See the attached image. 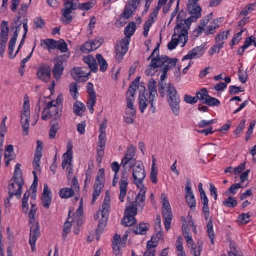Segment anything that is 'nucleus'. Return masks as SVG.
<instances>
[{
    "label": "nucleus",
    "instance_id": "obj_44",
    "mask_svg": "<svg viewBox=\"0 0 256 256\" xmlns=\"http://www.w3.org/2000/svg\"><path fill=\"white\" fill-rule=\"evenodd\" d=\"M95 2L92 0L82 4L79 3L78 1V9L82 10H88L92 8Z\"/></svg>",
    "mask_w": 256,
    "mask_h": 256
},
{
    "label": "nucleus",
    "instance_id": "obj_21",
    "mask_svg": "<svg viewBox=\"0 0 256 256\" xmlns=\"http://www.w3.org/2000/svg\"><path fill=\"white\" fill-rule=\"evenodd\" d=\"M204 51L205 48L204 46H196L189 51L188 54L182 58V60L198 58L203 55Z\"/></svg>",
    "mask_w": 256,
    "mask_h": 256
},
{
    "label": "nucleus",
    "instance_id": "obj_37",
    "mask_svg": "<svg viewBox=\"0 0 256 256\" xmlns=\"http://www.w3.org/2000/svg\"><path fill=\"white\" fill-rule=\"evenodd\" d=\"M140 78V77H137L131 82L129 86V88L126 94H132V96H134L136 88L138 87V82H139Z\"/></svg>",
    "mask_w": 256,
    "mask_h": 256
},
{
    "label": "nucleus",
    "instance_id": "obj_20",
    "mask_svg": "<svg viewBox=\"0 0 256 256\" xmlns=\"http://www.w3.org/2000/svg\"><path fill=\"white\" fill-rule=\"evenodd\" d=\"M50 67L46 64H44L38 68L36 72L37 76L40 80L47 82L50 80Z\"/></svg>",
    "mask_w": 256,
    "mask_h": 256
},
{
    "label": "nucleus",
    "instance_id": "obj_41",
    "mask_svg": "<svg viewBox=\"0 0 256 256\" xmlns=\"http://www.w3.org/2000/svg\"><path fill=\"white\" fill-rule=\"evenodd\" d=\"M135 147L130 144L127 148L126 151L124 154V156L122 160H126L129 159L130 160L131 158H134V156H135Z\"/></svg>",
    "mask_w": 256,
    "mask_h": 256
},
{
    "label": "nucleus",
    "instance_id": "obj_48",
    "mask_svg": "<svg viewBox=\"0 0 256 256\" xmlns=\"http://www.w3.org/2000/svg\"><path fill=\"white\" fill-rule=\"evenodd\" d=\"M56 48L60 50L61 52H66L68 50V45L62 39L57 40Z\"/></svg>",
    "mask_w": 256,
    "mask_h": 256
},
{
    "label": "nucleus",
    "instance_id": "obj_30",
    "mask_svg": "<svg viewBox=\"0 0 256 256\" xmlns=\"http://www.w3.org/2000/svg\"><path fill=\"white\" fill-rule=\"evenodd\" d=\"M139 108L141 112H144V110L150 104V100L144 94H140L138 96Z\"/></svg>",
    "mask_w": 256,
    "mask_h": 256
},
{
    "label": "nucleus",
    "instance_id": "obj_13",
    "mask_svg": "<svg viewBox=\"0 0 256 256\" xmlns=\"http://www.w3.org/2000/svg\"><path fill=\"white\" fill-rule=\"evenodd\" d=\"M90 71L86 67H74L70 71L72 76L79 82L86 81Z\"/></svg>",
    "mask_w": 256,
    "mask_h": 256
},
{
    "label": "nucleus",
    "instance_id": "obj_2",
    "mask_svg": "<svg viewBox=\"0 0 256 256\" xmlns=\"http://www.w3.org/2000/svg\"><path fill=\"white\" fill-rule=\"evenodd\" d=\"M110 194L107 191L102 202L101 208L94 216V218L96 220L100 217L98 222V228L96 230V234L98 235L96 238L98 240L100 238V234L102 232L104 228L107 224L108 215L110 210Z\"/></svg>",
    "mask_w": 256,
    "mask_h": 256
},
{
    "label": "nucleus",
    "instance_id": "obj_63",
    "mask_svg": "<svg viewBox=\"0 0 256 256\" xmlns=\"http://www.w3.org/2000/svg\"><path fill=\"white\" fill-rule=\"evenodd\" d=\"M16 41L10 40L8 43L9 58L11 59L16 56V54L13 55L14 50Z\"/></svg>",
    "mask_w": 256,
    "mask_h": 256
},
{
    "label": "nucleus",
    "instance_id": "obj_50",
    "mask_svg": "<svg viewBox=\"0 0 256 256\" xmlns=\"http://www.w3.org/2000/svg\"><path fill=\"white\" fill-rule=\"evenodd\" d=\"M37 210V208L36 206V204H32V206L30 210L28 213V218H29V222L32 223L34 222L36 220L35 216L36 214V212Z\"/></svg>",
    "mask_w": 256,
    "mask_h": 256
},
{
    "label": "nucleus",
    "instance_id": "obj_28",
    "mask_svg": "<svg viewBox=\"0 0 256 256\" xmlns=\"http://www.w3.org/2000/svg\"><path fill=\"white\" fill-rule=\"evenodd\" d=\"M136 8H137L136 6H134L132 4L128 3V4H126L124 10L122 14L124 18L128 19L134 14Z\"/></svg>",
    "mask_w": 256,
    "mask_h": 256
},
{
    "label": "nucleus",
    "instance_id": "obj_16",
    "mask_svg": "<svg viewBox=\"0 0 256 256\" xmlns=\"http://www.w3.org/2000/svg\"><path fill=\"white\" fill-rule=\"evenodd\" d=\"M72 148L73 144L71 140H68L66 144V152L63 154V160L62 161V166L63 169L65 168L66 165L69 166H66V170L70 173L72 171V168L70 166L71 164L72 157Z\"/></svg>",
    "mask_w": 256,
    "mask_h": 256
},
{
    "label": "nucleus",
    "instance_id": "obj_27",
    "mask_svg": "<svg viewBox=\"0 0 256 256\" xmlns=\"http://www.w3.org/2000/svg\"><path fill=\"white\" fill-rule=\"evenodd\" d=\"M84 62L86 64L91 70L93 72H96L98 70V66L95 58L91 55L84 56Z\"/></svg>",
    "mask_w": 256,
    "mask_h": 256
},
{
    "label": "nucleus",
    "instance_id": "obj_36",
    "mask_svg": "<svg viewBox=\"0 0 256 256\" xmlns=\"http://www.w3.org/2000/svg\"><path fill=\"white\" fill-rule=\"evenodd\" d=\"M207 234L210 239L212 244L214 243V234L213 230L212 221L211 218H210L207 224Z\"/></svg>",
    "mask_w": 256,
    "mask_h": 256
},
{
    "label": "nucleus",
    "instance_id": "obj_40",
    "mask_svg": "<svg viewBox=\"0 0 256 256\" xmlns=\"http://www.w3.org/2000/svg\"><path fill=\"white\" fill-rule=\"evenodd\" d=\"M20 164L19 163L16 164L15 166V170L14 174L12 178H16L19 183H22V180H23L22 172L20 170Z\"/></svg>",
    "mask_w": 256,
    "mask_h": 256
},
{
    "label": "nucleus",
    "instance_id": "obj_64",
    "mask_svg": "<svg viewBox=\"0 0 256 256\" xmlns=\"http://www.w3.org/2000/svg\"><path fill=\"white\" fill-rule=\"evenodd\" d=\"M103 42V39L100 37L96 38L93 41L91 42L93 48L94 50L99 48Z\"/></svg>",
    "mask_w": 256,
    "mask_h": 256
},
{
    "label": "nucleus",
    "instance_id": "obj_6",
    "mask_svg": "<svg viewBox=\"0 0 256 256\" xmlns=\"http://www.w3.org/2000/svg\"><path fill=\"white\" fill-rule=\"evenodd\" d=\"M64 2V8L61 10L62 17L61 21L64 24L70 23L73 16L70 14L72 11L78 9V0H62Z\"/></svg>",
    "mask_w": 256,
    "mask_h": 256
},
{
    "label": "nucleus",
    "instance_id": "obj_55",
    "mask_svg": "<svg viewBox=\"0 0 256 256\" xmlns=\"http://www.w3.org/2000/svg\"><path fill=\"white\" fill-rule=\"evenodd\" d=\"M154 239H156L154 236H152L151 240H149L146 244L147 250L146 252H149L151 250H155L154 248L157 246V240H154Z\"/></svg>",
    "mask_w": 256,
    "mask_h": 256
},
{
    "label": "nucleus",
    "instance_id": "obj_5",
    "mask_svg": "<svg viewBox=\"0 0 256 256\" xmlns=\"http://www.w3.org/2000/svg\"><path fill=\"white\" fill-rule=\"evenodd\" d=\"M187 10L191 16L188 18L184 20V23H182L184 26L183 32L186 34V30H188L192 22H196L199 18L201 16L202 8L198 4V2H188L187 4Z\"/></svg>",
    "mask_w": 256,
    "mask_h": 256
},
{
    "label": "nucleus",
    "instance_id": "obj_39",
    "mask_svg": "<svg viewBox=\"0 0 256 256\" xmlns=\"http://www.w3.org/2000/svg\"><path fill=\"white\" fill-rule=\"evenodd\" d=\"M9 27L7 21L2 20L0 24V37L8 38Z\"/></svg>",
    "mask_w": 256,
    "mask_h": 256
},
{
    "label": "nucleus",
    "instance_id": "obj_43",
    "mask_svg": "<svg viewBox=\"0 0 256 256\" xmlns=\"http://www.w3.org/2000/svg\"><path fill=\"white\" fill-rule=\"evenodd\" d=\"M57 40L54 39L46 38L41 40L40 45L42 46L43 44L46 46L48 50L56 48V46Z\"/></svg>",
    "mask_w": 256,
    "mask_h": 256
},
{
    "label": "nucleus",
    "instance_id": "obj_1",
    "mask_svg": "<svg viewBox=\"0 0 256 256\" xmlns=\"http://www.w3.org/2000/svg\"><path fill=\"white\" fill-rule=\"evenodd\" d=\"M177 58H170L165 55L157 54L153 58L148 66V68L146 70L145 73L148 76L154 75L157 71L156 69L160 68V72H162L160 79L158 81V92L162 98L165 96V87L163 81L167 78V72L174 67L176 63Z\"/></svg>",
    "mask_w": 256,
    "mask_h": 256
},
{
    "label": "nucleus",
    "instance_id": "obj_19",
    "mask_svg": "<svg viewBox=\"0 0 256 256\" xmlns=\"http://www.w3.org/2000/svg\"><path fill=\"white\" fill-rule=\"evenodd\" d=\"M87 92L88 94V102L87 104V106L90 110L91 114L94 112V106L96 104V93L94 90V86L90 82H88L87 84Z\"/></svg>",
    "mask_w": 256,
    "mask_h": 256
},
{
    "label": "nucleus",
    "instance_id": "obj_11",
    "mask_svg": "<svg viewBox=\"0 0 256 256\" xmlns=\"http://www.w3.org/2000/svg\"><path fill=\"white\" fill-rule=\"evenodd\" d=\"M24 185V180H22V183L20 184L16 178H12L10 180V184L8 186V194L10 198H12L14 196H16L19 198L22 193V187Z\"/></svg>",
    "mask_w": 256,
    "mask_h": 256
},
{
    "label": "nucleus",
    "instance_id": "obj_3",
    "mask_svg": "<svg viewBox=\"0 0 256 256\" xmlns=\"http://www.w3.org/2000/svg\"><path fill=\"white\" fill-rule=\"evenodd\" d=\"M166 93L167 100L172 113L176 116H178L180 110V98L179 94L173 84L170 83L166 84Z\"/></svg>",
    "mask_w": 256,
    "mask_h": 256
},
{
    "label": "nucleus",
    "instance_id": "obj_25",
    "mask_svg": "<svg viewBox=\"0 0 256 256\" xmlns=\"http://www.w3.org/2000/svg\"><path fill=\"white\" fill-rule=\"evenodd\" d=\"M21 18L20 16H18L13 21L12 26H11V30H14V35L12 38L10 39L13 40H16L18 34V32L20 29V26L22 22L20 20Z\"/></svg>",
    "mask_w": 256,
    "mask_h": 256
},
{
    "label": "nucleus",
    "instance_id": "obj_15",
    "mask_svg": "<svg viewBox=\"0 0 256 256\" xmlns=\"http://www.w3.org/2000/svg\"><path fill=\"white\" fill-rule=\"evenodd\" d=\"M148 87L149 92L150 109L152 112L154 114L156 112V106L154 104V101L158 96L156 81L153 78L151 79L148 82Z\"/></svg>",
    "mask_w": 256,
    "mask_h": 256
},
{
    "label": "nucleus",
    "instance_id": "obj_47",
    "mask_svg": "<svg viewBox=\"0 0 256 256\" xmlns=\"http://www.w3.org/2000/svg\"><path fill=\"white\" fill-rule=\"evenodd\" d=\"M245 30L246 29L242 30L240 32L234 35L230 44L232 48H233L234 46L237 44L240 40L242 39V34Z\"/></svg>",
    "mask_w": 256,
    "mask_h": 256
},
{
    "label": "nucleus",
    "instance_id": "obj_57",
    "mask_svg": "<svg viewBox=\"0 0 256 256\" xmlns=\"http://www.w3.org/2000/svg\"><path fill=\"white\" fill-rule=\"evenodd\" d=\"M194 196L191 188V181L189 178H186V184L185 188V198Z\"/></svg>",
    "mask_w": 256,
    "mask_h": 256
},
{
    "label": "nucleus",
    "instance_id": "obj_49",
    "mask_svg": "<svg viewBox=\"0 0 256 256\" xmlns=\"http://www.w3.org/2000/svg\"><path fill=\"white\" fill-rule=\"evenodd\" d=\"M237 204L236 200L232 196H228L222 202V204L228 208H234Z\"/></svg>",
    "mask_w": 256,
    "mask_h": 256
},
{
    "label": "nucleus",
    "instance_id": "obj_12",
    "mask_svg": "<svg viewBox=\"0 0 256 256\" xmlns=\"http://www.w3.org/2000/svg\"><path fill=\"white\" fill-rule=\"evenodd\" d=\"M30 234L29 243L31 246L32 250L34 252L36 250V242L40 236V232L38 222L34 221V222L30 223Z\"/></svg>",
    "mask_w": 256,
    "mask_h": 256
},
{
    "label": "nucleus",
    "instance_id": "obj_7",
    "mask_svg": "<svg viewBox=\"0 0 256 256\" xmlns=\"http://www.w3.org/2000/svg\"><path fill=\"white\" fill-rule=\"evenodd\" d=\"M54 100L48 102L42 112V118L46 120L48 118L54 116V120L60 118L62 114V107L54 104Z\"/></svg>",
    "mask_w": 256,
    "mask_h": 256
},
{
    "label": "nucleus",
    "instance_id": "obj_45",
    "mask_svg": "<svg viewBox=\"0 0 256 256\" xmlns=\"http://www.w3.org/2000/svg\"><path fill=\"white\" fill-rule=\"evenodd\" d=\"M196 95V98H198V100H200L202 103L206 100L207 97L209 96L206 88H202L200 91L197 92Z\"/></svg>",
    "mask_w": 256,
    "mask_h": 256
},
{
    "label": "nucleus",
    "instance_id": "obj_24",
    "mask_svg": "<svg viewBox=\"0 0 256 256\" xmlns=\"http://www.w3.org/2000/svg\"><path fill=\"white\" fill-rule=\"evenodd\" d=\"M134 96L126 94V114L130 116H132L136 114V110L134 106Z\"/></svg>",
    "mask_w": 256,
    "mask_h": 256
},
{
    "label": "nucleus",
    "instance_id": "obj_58",
    "mask_svg": "<svg viewBox=\"0 0 256 256\" xmlns=\"http://www.w3.org/2000/svg\"><path fill=\"white\" fill-rule=\"evenodd\" d=\"M128 164L130 168L134 167L136 164V158H131L130 160L129 159L126 160H122L121 164L122 166L124 168H126V164Z\"/></svg>",
    "mask_w": 256,
    "mask_h": 256
},
{
    "label": "nucleus",
    "instance_id": "obj_14",
    "mask_svg": "<svg viewBox=\"0 0 256 256\" xmlns=\"http://www.w3.org/2000/svg\"><path fill=\"white\" fill-rule=\"evenodd\" d=\"M129 44L128 40L124 38L121 40L120 42L118 43L115 47L116 59L120 62L123 58L124 55L128 50Z\"/></svg>",
    "mask_w": 256,
    "mask_h": 256
},
{
    "label": "nucleus",
    "instance_id": "obj_42",
    "mask_svg": "<svg viewBox=\"0 0 256 256\" xmlns=\"http://www.w3.org/2000/svg\"><path fill=\"white\" fill-rule=\"evenodd\" d=\"M85 110V107L84 104L77 101L74 104L73 110L74 112L77 116H82V114L80 113L81 112H84Z\"/></svg>",
    "mask_w": 256,
    "mask_h": 256
},
{
    "label": "nucleus",
    "instance_id": "obj_38",
    "mask_svg": "<svg viewBox=\"0 0 256 256\" xmlns=\"http://www.w3.org/2000/svg\"><path fill=\"white\" fill-rule=\"evenodd\" d=\"M96 58L98 61V64L100 66V70L102 72H105L108 67V64L106 60L103 58L101 54H97Z\"/></svg>",
    "mask_w": 256,
    "mask_h": 256
},
{
    "label": "nucleus",
    "instance_id": "obj_4",
    "mask_svg": "<svg viewBox=\"0 0 256 256\" xmlns=\"http://www.w3.org/2000/svg\"><path fill=\"white\" fill-rule=\"evenodd\" d=\"M184 29L182 23L177 24L175 26L174 32L172 34V40L168 44V48L169 50H172L175 48L179 42H182V47L187 42L188 30H186V34L182 31Z\"/></svg>",
    "mask_w": 256,
    "mask_h": 256
},
{
    "label": "nucleus",
    "instance_id": "obj_22",
    "mask_svg": "<svg viewBox=\"0 0 256 256\" xmlns=\"http://www.w3.org/2000/svg\"><path fill=\"white\" fill-rule=\"evenodd\" d=\"M52 192L46 184L44 185V190L42 196V206L48 208L52 202Z\"/></svg>",
    "mask_w": 256,
    "mask_h": 256
},
{
    "label": "nucleus",
    "instance_id": "obj_18",
    "mask_svg": "<svg viewBox=\"0 0 256 256\" xmlns=\"http://www.w3.org/2000/svg\"><path fill=\"white\" fill-rule=\"evenodd\" d=\"M68 56L65 54L58 56L55 61L54 66L52 69V72L54 77L56 79L59 78L62 74L64 70V66L62 64L66 62Z\"/></svg>",
    "mask_w": 256,
    "mask_h": 256
},
{
    "label": "nucleus",
    "instance_id": "obj_46",
    "mask_svg": "<svg viewBox=\"0 0 256 256\" xmlns=\"http://www.w3.org/2000/svg\"><path fill=\"white\" fill-rule=\"evenodd\" d=\"M203 104H208L210 106H218L220 104V100L215 98L208 96L206 100L203 102Z\"/></svg>",
    "mask_w": 256,
    "mask_h": 256
},
{
    "label": "nucleus",
    "instance_id": "obj_10",
    "mask_svg": "<svg viewBox=\"0 0 256 256\" xmlns=\"http://www.w3.org/2000/svg\"><path fill=\"white\" fill-rule=\"evenodd\" d=\"M146 177V172L142 164H138L134 167L132 170V178L134 183L138 188L144 185L143 180Z\"/></svg>",
    "mask_w": 256,
    "mask_h": 256
},
{
    "label": "nucleus",
    "instance_id": "obj_9",
    "mask_svg": "<svg viewBox=\"0 0 256 256\" xmlns=\"http://www.w3.org/2000/svg\"><path fill=\"white\" fill-rule=\"evenodd\" d=\"M30 104L28 100L24 98L22 110L21 112L20 122L24 135L28 134L29 129V120L30 118Z\"/></svg>",
    "mask_w": 256,
    "mask_h": 256
},
{
    "label": "nucleus",
    "instance_id": "obj_56",
    "mask_svg": "<svg viewBox=\"0 0 256 256\" xmlns=\"http://www.w3.org/2000/svg\"><path fill=\"white\" fill-rule=\"evenodd\" d=\"M70 93L74 100H76L78 92L77 84L75 82H72L70 84Z\"/></svg>",
    "mask_w": 256,
    "mask_h": 256
},
{
    "label": "nucleus",
    "instance_id": "obj_61",
    "mask_svg": "<svg viewBox=\"0 0 256 256\" xmlns=\"http://www.w3.org/2000/svg\"><path fill=\"white\" fill-rule=\"evenodd\" d=\"M153 22H154L153 20H150L149 19H148L145 22L144 26V32H143V34L145 37L148 36L150 28Z\"/></svg>",
    "mask_w": 256,
    "mask_h": 256
},
{
    "label": "nucleus",
    "instance_id": "obj_17",
    "mask_svg": "<svg viewBox=\"0 0 256 256\" xmlns=\"http://www.w3.org/2000/svg\"><path fill=\"white\" fill-rule=\"evenodd\" d=\"M128 174L126 170L122 172V176L120 181V194L118 196L119 200L121 202H124V198L126 196L127 187L128 184Z\"/></svg>",
    "mask_w": 256,
    "mask_h": 256
},
{
    "label": "nucleus",
    "instance_id": "obj_52",
    "mask_svg": "<svg viewBox=\"0 0 256 256\" xmlns=\"http://www.w3.org/2000/svg\"><path fill=\"white\" fill-rule=\"evenodd\" d=\"M246 121V120L242 119L234 131V134L236 138L238 137V135L242 132L244 128Z\"/></svg>",
    "mask_w": 256,
    "mask_h": 256
},
{
    "label": "nucleus",
    "instance_id": "obj_34",
    "mask_svg": "<svg viewBox=\"0 0 256 256\" xmlns=\"http://www.w3.org/2000/svg\"><path fill=\"white\" fill-rule=\"evenodd\" d=\"M136 30V24L134 22H130L124 28V34L128 38H130Z\"/></svg>",
    "mask_w": 256,
    "mask_h": 256
},
{
    "label": "nucleus",
    "instance_id": "obj_51",
    "mask_svg": "<svg viewBox=\"0 0 256 256\" xmlns=\"http://www.w3.org/2000/svg\"><path fill=\"white\" fill-rule=\"evenodd\" d=\"M71 213V210H70L68 212V220L64 222V228H63V234L62 236L64 237H66V234L70 232V228L72 226L71 222L68 221L70 219V214Z\"/></svg>",
    "mask_w": 256,
    "mask_h": 256
},
{
    "label": "nucleus",
    "instance_id": "obj_59",
    "mask_svg": "<svg viewBox=\"0 0 256 256\" xmlns=\"http://www.w3.org/2000/svg\"><path fill=\"white\" fill-rule=\"evenodd\" d=\"M83 52L88 53L91 51L94 50L91 42H86L80 48Z\"/></svg>",
    "mask_w": 256,
    "mask_h": 256
},
{
    "label": "nucleus",
    "instance_id": "obj_60",
    "mask_svg": "<svg viewBox=\"0 0 256 256\" xmlns=\"http://www.w3.org/2000/svg\"><path fill=\"white\" fill-rule=\"evenodd\" d=\"M34 24L36 28H44L45 25L44 20L41 18H36L34 20Z\"/></svg>",
    "mask_w": 256,
    "mask_h": 256
},
{
    "label": "nucleus",
    "instance_id": "obj_35",
    "mask_svg": "<svg viewBox=\"0 0 256 256\" xmlns=\"http://www.w3.org/2000/svg\"><path fill=\"white\" fill-rule=\"evenodd\" d=\"M58 194L61 198H66L74 196V192L72 188H66L60 190Z\"/></svg>",
    "mask_w": 256,
    "mask_h": 256
},
{
    "label": "nucleus",
    "instance_id": "obj_32",
    "mask_svg": "<svg viewBox=\"0 0 256 256\" xmlns=\"http://www.w3.org/2000/svg\"><path fill=\"white\" fill-rule=\"evenodd\" d=\"M52 124L49 130V138L53 139L56 136V134L60 128L56 120H52Z\"/></svg>",
    "mask_w": 256,
    "mask_h": 256
},
{
    "label": "nucleus",
    "instance_id": "obj_23",
    "mask_svg": "<svg viewBox=\"0 0 256 256\" xmlns=\"http://www.w3.org/2000/svg\"><path fill=\"white\" fill-rule=\"evenodd\" d=\"M139 188V192L136 196L134 201L136 205L134 204L133 202H132V206L135 205L136 206H138L139 208H140L141 209H142L145 205L146 188L144 185H142V186Z\"/></svg>",
    "mask_w": 256,
    "mask_h": 256
},
{
    "label": "nucleus",
    "instance_id": "obj_62",
    "mask_svg": "<svg viewBox=\"0 0 256 256\" xmlns=\"http://www.w3.org/2000/svg\"><path fill=\"white\" fill-rule=\"evenodd\" d=\"M238 220L242 224H246L250 221V216L248 213H242L239 215Z\"/></svg>",
    "mask_w": 256,
    "mask_h": 256
},
{
    "label": "nucleus",
    "instance_id": "obj_33",
    "mask_svg": "<svg viewBox=\"0 0 256 256\" xmlns=\"http://www.w3.org/2000/svg\"><path fill=\"white\" fill-rule=\"evenodd\" d=\"M217 20H214L213 22H210V24L207 26L205 30V34L206 36L214 34L216 32V30L220 26L216 22Z\"/></svg>",
    "mask_w": 256,
    "mask_h": 256
},
{
    "label": "nucleus",
    "instance_id": "obj_29",
    "mask_svg": "<svg viewBox=\"0 0 256 256\" xmlns=\"http://www.w3.org/2000/svg\"><path fill=\"white\" fill-rule=\"evenodd\" d=\"M104 184L102 182H97L95 183L94 186V192L92 194V204H93L97 198L100 196L102 188L104 187Z\"/></svg>",
    "mask_w": 256,
    "mask_h": 256
},
{
    "label": "nucleus",
    "instance_id": "obj_8",
    "mask_svg": "<svg viewBox=\"0 0 256 256\" xmlns=\"http://www.w3.org/2000/svg\"><path fill=\"white\" fill-rule=\"evenodd\" d=\"M137 214V208L135 205L129 206L126 207L124 212V217L121 223L125 226H131L136 222L134 216Z\"/></svg>",
    "mask_w": 256,
    "mask_h": 256
},
{
    "label": "nucleus",
    "instance_id": "obj_26",
    "mask_svg": "<svg viewBox=\"0 0 256 256\" xmlns=\"http://www.w3.org/2000/svg\"><path fill=\"white\" fill-rule=\"evenodd\" d=\"M172 214L170 208L162 209V217L164 220V225L166 230H168L170 228V225L172 220Z\"/></svg>",
    "mask_w": 256,
    "mask_h": 256
},
{
    "label": "nucleus",
    "instance_id": "obj_53",
    "mask_svg": "<svg viewBox=\"0 0 256 256\" xmlns=\"http://www.w3.org/2000/svg\"><path fill=\"white\" fill-rule=\"evenodd\" d=\"M230 30L223 31L216 35L214 38L215 42L218 43L219 42L224 40H226L228 37V34H230Z\"/></svg>",
    "mask_w": 256,
    "mask_h": 256
},
{
    "label": "nucleus",
    "instance_id": "obj_54",
    "mask_svg": "<svg viewBox=\"0 0 256 256\" xmlns=\"http://www.w3.org/2000/svg\"><path fill=\"white\" fill-rule=\"evenodd\" d=\"M224 42H222L218 44L214 45L208 51V54L210 55H212L215 53H218L220 50L224 46Z\"/></svg>",
    "mask_w": 256,
    "mask_h": 256
},
{
    "label": "nucleus",
    "instance_id": "obj_31",
    "mask_svg": "<svg viewBox=\"0 0 256 256\" xmlns=\"http://www.w3.org/2000/svg\"><path fill=\"white\" fill-rule=\"evenodd\" d=\"M149 229V226L146 224H140L138 226H134L132 232L136 234H144Z\"/></svg>",
    "mask_w": 256,
    "mask_h": 256
}]
</instances>
